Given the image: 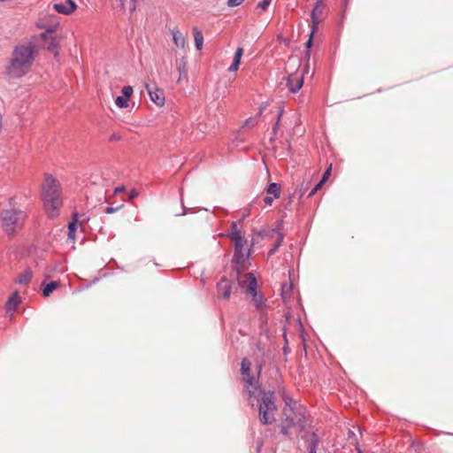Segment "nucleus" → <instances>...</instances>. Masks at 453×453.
Masks as SVG:
<instances>
[{"instance_id":"nucleus-1","label":"nucleus","mask_w":453,"mask_h":453,"mask_svg":"<svg viewBox=\"0 0 453 453\" xmlns=\"http://www.w3.org/2000/svg\"><path fill=\"white\" fill-rule=\"evenodd\" d=\"M248 392L244 394L249 404L253 407L257 403L258 409V419L262 425H272L276 420L277 411L274 391H265L261 387L254 388L251 380H249Z\"/></svg>"},{"instance_id":"nucleus-2","label":"nucleus","mask_w":453,"mask_h":453,"mask_svg":"<svg viewBox=\"0 0 453 453\" xmlns=\"http://www.w3.org/2000/svg\"><path fill=\"white\" fill-rule=\"evenodd\" d=\"M36 56V47L32 43L17 46L12 53V61L7 68L10 77L19 79L30 70Z\"/></svg>"},{"instance_id":"nucleus-3","label":"nucleus","mask_w":453,"mask_h":453,"mask_svg":"<svg viewBox=\"0 0 453 453\" xmlns=\"http://www.w3.org/2000/svg\"><path fill=\"white\" fill-rule=\"evenodd\" d=\"M42 199L47 215L50 218L57 217L62 206V189L58 180L51 175H45L42 185Z\"/></svg>"},{"instance_id":"nucleus-4","label":"nucleus","mask_w":453,"mask_h":453,"mask_svg":"<svg viewBox=\"0 0 453 453\" xmlns=\"http://www.w3.org/2000/svg\"><path fill=\"white\" fill-rule=\"evenodd\" d=\"M283 400L285 402V407L283 409L285 418L281 424V434L288 436L290 434L291 428H297L298 432H302L306 424L303 410H296V402H295L291 397L284 395Z\"/></svg>"},{"instance_id":"nucleus-5","label":"nucleus","mask_w":453,"mask_h":453,"mask_svg":"<svg viewBox=\"0 0 453 453\" xmlns=\"http://www.w3.org/2000/svg\"><path fill=\"white\" fill-rule=\"evenodd\" d=\"M9 205V208L1 211L0 222L4 232L7 235L12 236L23 226L27 215L20 208L15 206L14 198L10 199Z\"/></svg>"},{"instance_id":"nucleus-6","label":"nucleus","mask_w":453,"mask_h":453,"mask_svg":"<svg viewBox=\"0 0 453 453\" xmlns=\"http://www.w3.org/2000/svg\"><path fill=\"white\" fill-rule=\"evenodd\" d=\"M248 283V291L253 296V304L259 311H263L265 308V299L262 295L257 293V280L252 273L246 274Z\"/></svg>"},{"instance_id":"nucleus-7","label":"nucleus","mask_w":453,"mask_h":453,"mask_svg":"<svg viewBox=\"0 0 453 453\" xmlns=\"http://www.w3.org/2000/svg\"><path fill=\"white\" fill-rule=\"evenodd\" d=\"M250 366L251 363L247 359L243 358L242 360L241 364V373L243 376V380L245 381L244 387H243V394L248 392V388L250 386L249 380H251V385L254 388L259 387L258 380H256L253 376L250 375Z\"/></svg>"},{"instance_id":"nucleus-8","label":"nucleus","mask_w":453,"mask_h":453,"mask_svg":"<svg viewBox=\"0 0 453 453\" xmlns=\"http://www.w3.org/2000/svg\"><path fill=\"white\" fill-rule=\"evenodd\" d=\"M53 29H48L45 33L42 34V38L44 41V47L54 54L55 57L58 55V40L56 36L52 35Z\"/></svg>"},{"instance_id":"nucleus-9","label":"nucleus","mask_w":453,"mask_h":453,"mask_svg":"<svg viewBox=\"0 0 453 453\" xmlns=\"http://www.w3.org/2000/svg\"><path fill=\"white\" fill-rule=\"evenodd\" d=\"M303 84V74L293 73L287 78L286 85L291 93H296L300 90Z\"/></svg>"},{"instance_id":"nucleus-10","label":"nucleus","mask_w":453,"mask_h":453,"mask_svg":"<svg viewBox=\"0 0 453 453\" xmlns=\"http://www.w3.org/2000/svg\"><path fill=\"white\" fill-rule=\"evenodd\" d=\"M321 4H322L321 0H317L315 6L311 14L312 27H311V32L310 37L305 43L307 49H310L312 45L313 35H314V33L319 26V17L317 16V13L319 12V9Z\"/></svg>"},{"instance_id":"nucleus-11","label":"nucleus","mask_w":453,"mask_h":453,"mask_svg":"<svg viewBox=\"0 0 453 453\" xmlns=\"http://www.w3.org/2000/svg\"><path fill=\"white\" fill-rule=\"evenodd\" d=\"M53 9L64 15H71L77 9V4L73 0H65V3H56L52 5Z\"/></svg>"},{"instance_id":"nucleus-12","label":"nucleus","mask_w":453,"mask_h":453,"mask_svg":"<svg viewBox=\"0 0 453 453\" xmlns=\"http://www.w3.org/2000/svg\"><path fill=\"white\" fill-rule=\"evenodd\" d=\"M146 88L148 94L150 96V100L156 104L157 106L161 107L165 104V96L163 90L160 88L154 87L151 88L150 85L146 84Z\"/></svg>"},{"instance_id":"nucleus-13","label":"nucleus","mask_w":453,"mask_h":453,"mask_svg":"<svg viewBox=\"0 0 453 453\" xmlns=\"http://www.w3.org/2000/svg\"><path fill=\"white\" fill-rule=\"evenodd\" d=\"M244 243L245 242H240V246L237 242L234 244V259L238 265H243L246 260L249 258L250 253L244 252Z\"/></svg>"},{"instance_id":"nucleus-14","label":"nucleus","mask_w":453,"mask_h":453,"mask_svg":"<svg viewBox=\"0 0 453 453\" xmlns=\"http://www.w3.org/2000/svg\"><path fill=\"white\" fill-rule=\"evenodd\" d=\"M232 289V283L226 278H222L217 285V291L219 296L228 299Z\"/></svg>"},{"instance_id":"nucleus-15","label":"nucleus","mask_w":453,"mask_h":453,"mask_svg":"<svg viewBox=\"0 0 453 453\" xmlns=\"http://www.w3.org/2000/svg\"><path fill=\"white\" fill-rule=\"evenodd\" d=\"M231 241L235 243L237 242L240 246V242H245L244 238L242 236L240 230L238 229L236 222H233L231 225V232L228 234Z\"/></svg>"},{"instance_id":"nucleus-16","label":"nucleus","mask_w":453,"mask_h":453,"mask_svg":"<svg viewBox=\"0 0 453 453\" xmlns=\"http://www.w3.org/2000/svg\"><path fill=\"white\" fill-rule=\"evenodd\" d=\"M242 54L243 49L242 47H238L234 53L233 62L231 65L228 67L229 72H235L238 70Z\"/></svg>"},{"instance_id":"nucleus-17","label":"nucleus","mask_w":453,"mask_h":453,"mask_svg":"<svg viewBox=\"0 0 453 453\" xmlns=\"http://www.w3.org/2000/svg\"><path fill=\"white\" fill-rule=\"evenodd\" d=\"M319 443V438L316 433H312L310 439L307 441V450L309 453H317V449Z\"/></svg>"},{"instance_id":"nucleus-18","label":"nucleus","mask_w":453,"mask_h":453,"mask_svg":"<svg viewBox=\"0 0 453 453\" xmlns=\"http://www.w3.org/2000/svg\"><path fill=\"white\" fill-rule=\"evenodd\" d=\"M59 285H60L59 281H56V280L45 284L42 288L43 296H45V297L50 296V294L59 287Z\"/></svg>"},{"instance_id":"nucleus-19","label":"nucleus","mask_w":453,"mask_h":453,"mask_svg":"<svg viewBox=\"0 0 453 453\" xmlns=\"http://www.w3.org/2000/svg\"><path fill=\"white\" fill-rule=\"evenodd\" d=\"M19 303V297L17 293L12 295L6 303V308L9 311H14Z\"/></svg>"},{"instance_id":"nucleus-20","label":"nucleus","mask_w":453,"mask_h":453,"mask_svg":"<svg viewBox=\"0 0 453 453\" xmlns=\"http://www.w3.org/2000/svg\"><path fill=\"white\" fill-rule=\"evenodd\" d=\"M266 193L268 195H272L273 198H279L280 195V185L275 182L271 183L266 188Z\"/></svg>"},{"instance_id":"nucleus-21","label":"nucleus","mask_w":453,"mask_h":453,"mask_svg":"<svg viewBox=\"0 0 453 453\" xmlns=\"http://www.w3.org/2000/svg\"><path fill=\"white\" fill-rule=\"evenodd\" d=\"M33 273L30 270H26L24 273H22L19 277L17 281L19 284H27L32 279Z\"/></svg>"},{"instance_id":"nucleus-22","label":"nucleus","mask_w":453,"mask_h":453,"mask_svg":"<svg viewBox=\"0 0 453 453\" xmlns=\"http://www.w3.org/2000/svg\"><path fill=\"white\" fill-rule=\"evenodd\" d=\"M283 108L282 107H280L279 110H278V114H277V119H276V122L274 123V125L273 126V128H272V134L273 136L271 137V139H273L274 136L277 134V132H278V129H279V126H280V118L283 114Z\"/></svg>"},{"instance_id":"nucleus-23","label":"nucleus","mask_w":453,"mask_h":453,"mask_svg":"<svg viewBox=\"0 0 453 453\" xmlns=\"http://www.w3.org/2000/svg\"><path fill=\"white\" fill-rule=\"evenodd\" d=\"M173 40L177 47H184L185 38L180 32H173Z\"/></svg>"},{"instance_id":"nucleus-24","label":"nucleus","mask_w":453,"mask_h":453,"mask_svg":"<svg viewBox=\"0 0 453 453\" xmlns=\"http://www.w3.org/2000/svg\"><path fill=\"white\" fill-rule=\"evenodd\" d=\"M277 234H278L277 241L274 243V245L271 248V250H269V255L274 254L278 250L279 247L281 245V243L283 242L284 234L281 232H277Z\"/></svg>"},{"instance_id":"nucleus-25","label":"nucleus","mask_w":453,"mask_h":453,"mask_svg":"<svg viewBox=\"0 0 453 453\" xmlns=\"http://www.w3.org/2000/svg\"><path fill=\"white\" fill-rule=\"evenodd\" d=\"M78 216V214H74V220L73 222H70L69 223V226H68V236L69 238L74 240V237H75V231H76V222H77V219L76 217Z\"/></svg>"},{"instance_id":"nucleus-26","label":"nucleus","mask_w":453,"mask_h":453,"mask_svg":"<svg viewBox=\"0 0 453 453\" xmlns=\"http://www.w3.org/2000/svg\"><path fill=\"white\" fill-rule=\"evenodd\" d=\"M291 290H292V284L291 283H289V284L284 283L282 285V289H281L282 298L283 299L288 298L290 296Z\"/></svg>"},{"instance_id":"nucleus-27","label":"nucleus","mask_w":453,"mask_h":453,"mask_svg":"<svg viewBox=\"0 0 453 453\" xmlns=\"http://www.w3.org/2000/svg\"><path fill=\"white\" fill-rule=\"evenodd\" d=\"M115 104L120 109L127 108L129 105L128 99L125 96H118L115 99Z\"/></svg>"},{"instance_id":"nucleus-28","label":"nucleus","mask_w":453,"mask_h":453,"mask_svg":"<svg viewBox=\"0 0 453 453\" xmlns=\"http://www.w3.org/2000/svg\"><path fill=\"white\" fill-rule=\"evenodd\" d=\"M122 94H123V96L127 97V99H129V97L133 95L134 93V89L131 86H125L123 87L122 90H121Z\"/></svg>"},{"instance_id":"nucleus-29","label":"nucleus","mask_w":453,"mask_h":453,"mask_svg":"<svg viewBox=\"0 0 453 453\" xmlns=\"http://www.w3.org/2000/svg\"><path fill=\"white\" fill-rule=\"evenodd\" d=\"M325 181H323L322 180H320L313 188L310 191V193L308 194V197H311L321 187L322 185L324 184Z\"/></svg>"},{"instance_id":"nucleus-30","label":"nucleus","mask_w":453,"mask_h":453,"mask_svg":"<svg viewBox=\"0 0 453 453\" xmlns=\"http://www.w3.org/2000/svg\"><path fill=\"white\" fill-rule=\"evenodd\" d=\"M257 123V117H251L245 120L244 127H254Z\"/></svg>"},{"instance_id":"nucleus-31","label":"nucleus","mask_w":453,"mask_h":453,"mask_svg":"<svg viewBox=\"0 0 453 453\" xmlns=\"http://www.w3.org/2000/svg\"><path fill=\"white\" fill-rule=\"evenodd\" d=\"M122 208H123V204H121L119 206H117V207H111H111L105 208L104 212L106 214H111V213H113V212H116V211H119Z\"/></svg>"},{"instance_id":"nucleus-32","label":"nucleus","mask_w":453,"mask_h":453,"mask_svg":"<svg viewBox=\"0 0 453 453\" xmlns=\"http://www.w3.org/2000/svg\"><path fill=\"white\" fill-rule=\"evenodd\" d=\"M272 0H264L259 2L257 4L258 8H261L263 11H266Z\"/></svg>"},{"instance_id":"nucleus-33","label":"nucleus","mask_w":453,"mask_h":453,"mask_svg":"<svg viewBox=\"0 0 453 453\" xmlns=\"http://www.w3.org/2000/svg\"><path fill=\"white\" fill-rule=\"evenodd\" d=\"M243 0H227V5L229 7H236L240 5Z\"/></svg>"},{"instance_id":"nucleus-34","label":"nucleus","mask_w":453,"mask_h":453,"mask_svg":"<svg viewBox=\"0 0 453 453\" xmlns=\"http://www.w3.org/2000/svg\"><path fill=\"white\" fill-rule=\"evenodd\" d=\"M193 35H194L195 44H196V48L198 49V30L196 27L193 30Z\"/></svg>"},{"instance_id":"nucleus-35","label":"nucleus","mask_w":453,"mask_h":453,"mask_svg":"<svg viewBox=\"0 0 453 453\" xmlns=\"http://www.w3.org/2000/svg\"><path fill=\"white\" fill-rule=\"evenodd\" d=\"M138 192L135 189H132L128 195V199L132 200L138 196Z\"/></svg>"},{"instance_id":"nucleus-36","label":"nucleus","mask_w":453,"mask_h":453,"mask_svg":"<svg viewBox=\"0 0 453 453\" xmlns=\"http://www.w3.org/2000/svg\"><path fill=\"white\" fill-rule=\"evenodd\" d=\"M179 71H180V78H179V80H178V82H180V81H181L182 77H185L186 71H185L184 66H183V67L180 66V67H179Z\"/></svg>"},{"instance_id":"nucleus-37","label":"nucleus","mask_w":453,"mask_h":453,"mask_svg":"<svg viewBox=\"0 0 453 453\" xmlns=\"http://www.w3.org/2000/svg\"><path fill=\"white\" fill-rule=\"evenodd\" d=\"M273 197H271V196H265V197L264 198V203H265V204H267V205H271V204H272V203H273Z\"/></svg>"},{"instance_id":"nucleus-38","label":"nucleus","mask_w":453,"mask_h":453,"mask_svg":"<svg viewBox=\"0 0 453 453\" xmlns=\"http://www.w3.org/2000/svg\"><path fill=\"white\" fill-rule=\"evenodd\" d=\"M330 172H331V166L325 172V173L323 174V177H322V180L323 181H326V179L328 178V176L330 175Z\"/></svg>"},{"instance_id":"nucleus-39","label":"nucleus","mask_w":453,"mask_h":453,"mask_svg":"<svg viewBox=\"0 0 453 453\" xmlns=\"http://www.w3.org/2000/svg\"><path fill=\"white\" fill-rule=\"evenodd\" d=\"M125 189H126V188H125V187H124V186L118 187V188H116L114 189V193H113V194H114V195H118V194H119V193H121V192H124V191H125Z\"/></svg>"},{"instance_id":"nucleus-40","label":"nucleus","mask_w":453,"mask_h":453,"mask_svg":"<svg viewBox=\"0 0 453 453\" xmlns=\"http://www.w3.org/2000/svg\"><path fill=\"white\" fill-rule=\"evenodd\" d=\"M308 184H309V183H306V184L304 185V183H303V184L301 185V188H300V193H301V196H303V195H304L305 191L307 190V186H308Z\"/></svg>"},{"instance_id":"nucleus-41","label":"nucleus","mask_w":453,"mask_h":453,"mask_svg":"<svg viewBox=\"0 0 453 453\" xmlns=\"http://www.w3.org/2000/svg\"><path fill=\"white\" fill-rule=\"evenodd\" d=\"M265 109V105L260 106L259 111H257V114L255 116V117H257V119L263 114Z\"/></svg>"},{"instance_id":"nucleus-42","label":"nucleus","mask_w":453,"mask_h":453,"mask_svg":"<svg viewBox=\"0 0 453 453\" xmlns=\"http://www.w3.org/2000/svg\"><path fill=\"white\" fill-rule=\"evenodd\" d=\"M199 43H200V50L202 49L203 47V37L200 35V41H199Z\"/></svg>"},{"instance_id":"nucleus-43","label":"nucleus","mask_w":453,"mask_h":453,"mask_svg":"<svg viewBox=\"0 0 453 453\" xmlns=\"http://www.w3.org/2000/svg\"><path fill=\"white\" fill-rule=\"evenodd\" d=\"M261 369H262V365H259L257 366V370H258V371H257V372H258V374L260 373Z\"/></svg>"},{"instance_id":"nucleus-44","label":"nucleus","mask_w":453,"mask_h":453,"mask_svg":"<svg viewBox=\"0 0 453 453\" xmlns=\"http://www.w3.org/2000/svg\"><path fill=\"white\" fill-rule=\"evenodd\" d=\"M357 453H362L361 449L359 448H357Z\"/></svg>"},{"instance_id":"nucleus-45","label":"nucleus","mask_w":453,"mask_h":453,"mask_svg":"<svg viewBox=\"0 0 453 453\" xmlns=\"http://www.w3.org/2000/svg\"><path fill=\"white\" fill-rule=\"evenodd\" d=\"M119 1L121 2V4H124V1H125V0H119Z\"/></svg>"}]
</instances>
